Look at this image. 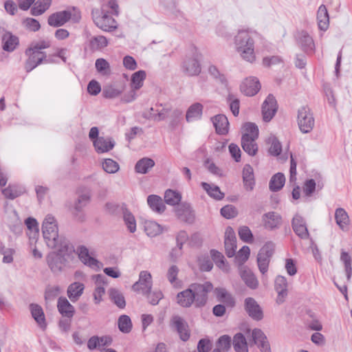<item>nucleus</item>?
<instances>
[{
  "label": "nucleus",
  "mask_w": 352,
  "mask_h": 352,
  "mask_svg": "<svg viewBox=\"0 0 352 352\" xmlns=\"http://www.w3.org/2000/svg\"><path fill=\"white\" fill-rule=\"evenodd\" d=\"M256 139H248L247 135L241 138V146L244 151L250 155L254 156L258 151Z\"/></svg>",
  "instance_id": "nucleus-37"
},
{
  "label": "nucleus",
  "mask_w": 352,
  "mask_h": 352,
  "mask_svg": "<svg viewBox=\"0 0 352 352\" xmlns=\"http://www.w3.org/2000/svg\"><path fill=\"white\" fill-rule=\"evenodd\" d=\"M274 287L278 293L276 302L278 304L283 303L287 296L288 283L286 278L283 276H276Z\"/></svg>",
  "instance_id": "nucleus-20"
},
{
  "label": "nucleus",
  "mask_w": 352,
  "mask_h": 352,
  "mask_svg": "<svg viewBox=\"0 0 352 352\" xmlns=\"http://www.w3.org/2000/svg\"><path fill=\"white\" fill-rule=\"evenodd\" d=\"M215 293L218 300L226 304L228 307H234L235 304L234 299L230 294H229L223 288H218L215 289Z\"/></svg>",
  "instance_id": "nucleus-39"
},
{
  "label": "nucleus",
  "mask_w": 352,
  "mask_h": 352,
  "mask_svg": "<svg viewBox=\"0 0 352 352\" xmlns=\"http://www.w3.org/2000/svg\"><path fill=\"white\" fill-rule=\"evenodd\" d=\"M154 165L155 162L152 159L144 157L138 161L135 166V170L138 173L146 174Z\"/></svg>",
  "instance_id": "nucleus-38"
},
{
  "label": "nucleus",
  "mask_w": 352,
  "mask_h": 352,
  "mask_svg": "<svg viewBox=\"0 0 352 352\" xmlns=\"http://www.w3.org/2000/svg\"><path fill=\"white\" fill-rule=\"evenodd\" d=\"M233 346L236 352H248L246 339L241 333H236L234 336Z\"/></svg>",
  "instance_id": "nucleus-40"
},
{
  "label": "nucleus",
  "mask_w": 352,
  "mask_h": 352,
  "mask_svg": "<svg viewBox=\"0 0 352 352\" xmlns=\"http://www.w3.org/2000/svg\"><path fill=\"white\" fill-rule=\"evenodd\" d=\"M182 199L181 194L175 190L168 189L164 194L165 202L170 206L178 205Z\"/></svg>",
  "instance_id": "nucleus-45"
},
{
  "label": "nucleus",
  "mask_w": 352,
  "mask_h": 352,
  "mask_svg": "<svg viewBox=\"0 0 352 352\" xmlns=\"http://www.w3.org/2000/svg\"><path fill=\"white\" fill-rule=\"evenodd\" d=\"M30 311L32 317L40 326L45 329L46 327L45 318L42 307L37 304H31L30 305Z\"/></svg>",
  "instance_id": "nucleus-30"
},
{
  "label": "nucleus",
  "mask_w": 352,
  "mask_h": 352,
  "mask_svg": "<svg viewBox=\"0 0 352 352\" xmlns=\"http://www.w3.org/2000/svg\"><path fill=\"white\" fill-rule=\"evenodd\" d=\"M25 54L28 56L25 64L27 72H31L46 58V54L44 52H38L30 47L26 50Z\"/></svg>",
  "instance_id": "nucleus-11"
},
{
  "label": "nucleus",
  "mask_w": 352,
  "mask_h": 352,
  "mask_svg": "<svg viewBox=\"0 0 352 352\" xmlns=\"http://www.w3.org/2000/svg\"><path fill=\"white\" fill-rule=\"evenodd\" d=\"M3 49L5 51L12 52L19 44V39L16 36L10 32H6L2 37Z\"/></svg>",
  "instance_id": "nucleus-35"
},
{
  "label": "nucleus",
  "mask_w": 352,
  "mask_h": 352,
  "mask_svg": "<svg viewBox=\"0 0 352 352\" xmlns=\"http://www.w3.org/2000/svg\"><path fill=\"white\" fill-rule=\"evenodd\" d=\"M146 78V72L143 70H140L131 76V88L135 90L140 89L143 86V82Z\"/></svg>",
  "instance_id": "nucleus-42"
},
{
  "label": "nucleus",
  "mask_w": 352,
  "mask_h": 352,
  "mask_svg": "<svg viewBox=\"0 0 352 352\" xmlns=\"http://www.w3.org/2000/svg\"><path fill=\"white\" fill-rule=\"evenodd\" d=\"M245 310L252 319L259 321L263 318L261 307L253 298H247L244 301Z\"/></svg>",
  "instance_id": "nucleus-12"
},
{
  "label": "nucleus",
  "mask_w": 352,
  "mask_h": 352,
  "mask_svg": "<svg viewBox=\"0 0 352 352\" xmlns=\"http://www.w3.org/2000/svg\"><path fill=\"white\" fill-rule=\"evenodd\" d=\"M25 225L28 230L27 234L29 236L30 243L31 245L36 243L38 236V228L36 220L34 218L29 217L25 220Z\"/></svg>",
  "instance_id": "nucleus-27"
},
{
  "label": "nucleus",
  "mask_w": 352,
  "mask_h": 352,
  "mask_svg": "<svg viewBox=\"0 0 352 352\" xmlns=\"http://www.w3.org/2000/svg\"><path fill=\"white\" fill-rule=\"evenodd\" d=\"M298 43L306 52H313L314 50V43L312 38L305 31H301L296 36Z\"/></svg>",
  "instance_id": "nucleus-23"
},
{
  "label": "nucleus",
  "mask_w": 352,
  "mask_h": 352,
  "mask_svg": "<svg viewBox=\"0 0 352 352\" xmlns=\"http://www.w3.org/2000/svg\"><path fill=\"white\" fill-rule=\"evenodd\" d=\"M23 192V188L14 185H9L2 190L3 195L10 199H15Z\"/></svg>",
  "instance_id": "nucleus-53"
},
{
  "label": "nucleus",
  "mask_w": 352,
  "mask_h": 352,
  "mask_svg": "<svg viewBox=\"0 0 352 352\" xmlns=\"http://www.w3.org/2000/svg\"><path fill=\"white\" fill-rule=\"evenodd\" d=\"M212 289L213 285L210 282L192 283L177 294L176 302L183 308H189L192 305L197 308L202 307L206 305L208 294Z\"/></svg>",
  "instance_id": "nucleus-1"
},
{
  "label": "nucleus",
  "mask_w": 352,
  "mask_h": 352,
  "mask_svg": "<svg viewBox=\"0 0 352 352\" xmlns=\"http://www.w3.org/2000/svg\"><path fill=\"white\" fill-rule=\"evenodd\" d=\"M59 312L65 317L71 318L74 314V307L72 306L66 298H59L57 305Z\"/></svg>",
  "instance_id": "nucleus-29"
},
{
  "label": "nucleus",
  "mask_w": 352,
  "mask_h": 352,
  "mask_svg": "<svg viewBox=\"0 0 352 352\" xmlns=\"http://www.w3.org/2000/svg\"><path fill=\"white\" fill-rule=\"evenodd\" d=\"M94 146L98 153H102L111 150L114 146V143L109 139L100 137L94 140Z\"/></svg>",
  "instance_id": "nucleus-33"
},
{
  "label": "nucleus",
  "mask_w": 352,
  "mask_h": 352,
  "mask_svg": "<svg viewBox=\"0 0 352 352\" xmlns=\"http://www.w3.org/2000/svg\"><path fill=\"white\" fill-rule=\"evenodd\" d=\"M234 43L236 51L243 60L250 63L255 60L254 42L248 31H239Z\"/></svg>",
  "instance_id": "nucleus-3"
},
{
  "label": "nucleus",
  "mask_w": 352,
  "mask_h": 352,
  "mask_svg": "<svg viewBox=\"0 0 352 352\" xmlns=\"http://www.w3.org/2000/svg\"><path fill=\"white\" fill-rule=\"evenodd\" d=\"M118 328L124 333H129L132 329V323L130 318L126 315H122L118 322Z\"/></svg>",
  "instance_id": "nucleus-57"
},
{
  "label": "nucleus",
  "mask_w": 352,
  "mask_h": 352,
  "mask_svg": "<svg viewBox=\"0 0 352 352\" xmlns=\"http://www.w3.org/2000/svg\"><path fill=\"white\" fill-rule=\"evenodd\" d=\"M97 286L95 289L94 293V300L96 303H99L102 300V296L104 294V288L103 286L100 285L101 283L104 282V276L100 274H98L96 277Z\"/></svg>",
  "instance_id": "nucleus-56"
},
{
  "label": "nucleus",
  "mask_w": 352,
  "mask_h": 352,
  "mask_svg": "<svg viewBox=\"0 0 352 352\" xmlns=\"http://www.w3.org/2000/svg\"><path fill=\"white\" fill-rule=\"evenodd\" d=\"M76 252L79 259L85 265L94 269L100 268V262L95 258L94 253L93 252H89L87 247L80 245L77 247L76 250L72 249V252Z\"/></svg>",
  "instance_id": "nucleus-9"
},
{
  "label": "nucleus",
  "mask_w": 352,
  "mask_h": 352,
  "mask_svg": "<svg viewBox=\"0 0 352 352\" xmlns=\"http://www.w3.org/2000/svg\"><path fill=\"white\" fill-rule=\"evenodd\" d=\"M147 202L150 208L155 212L162 213L165 210L166 206L162 198L157 195H149Z\"/></svg>",
  "instance_id": "nucleus-36"
},
{
  "label": "nucleus",
  "mask_w": 352,
  "mask_h": 352,
  "mask_svg": "<svg viewBox=\"0 0 352 352\" xmlns=\"http://www.w3.org/2000/svg\"><path fill=\"white\" fill-rule=\"evenodd\" d=\"M108 44L107 39L104 36L92 37L89 41V45L92 50H100Z\"/></svg>",
  "instance_id": "nucleus-55"
},
{
  "label": "nucleus",
  "mask_w": 352,
  "mask_h": 352,
  "mask_svg": "<svg viewBox=\"0 0 352 352\" xmlns=\"http://www.w3.org/2000/svg\"><path fill=\"white\" fill-rule=\"evenodd\" d=\"M102 168L105 172L113 174L119 170L120 166L116 161L111 159H105L102 162Z\"/></svg>",
  "instance_id": "nucleus-59"
},
{
  "label": "nucleus",
  "mask_w": 352,
  "mask_h": 352,
  "mask_svg": "<svg viewBox=\"0 0 352 352\" xmlns=\"http://www.w3.org/2000/svg\"><path fill=\"white\" fill-rule=\"evenodd\" d=\"M277 111V103L275 98L270 94L262 106V114L263 120L269 122L274 116Z\"/></svg>",
  "instance_id": "nucleus-13"
},
{
  "label": "nucleus",
  "mask_w": 352,
  "mask_h": 352,
  "mask_svg": "<svg viewBox=\"0 0 352 352\" xmlns=\"http://www.w3.org/2000/svg\"><path fill=\"white\" fill-rule=\"evenodd\" d=\"M109 296L113 302L120 308H124L126 302L122 294L116 289L111 288L109 289Z\"/></svg>",
  "instance_id": "nucleus-54"
},
{
  "label": "nucleus",
  "mask_w": 352,
  "mask_h": 352,
  "mask_svg": "<svg viewBox=\"0 0 352 352\" xmlns=\"http://www.w3.org/2000/svg\"><path fill=\"white\" fill-rule=\"evenodd\" d=\"M182 71L188 76H197L201 72L199 54L195 52L187 56L182 64Z\"/></svg>",
  "instance_id": "nucleus-8"
},
{
  "label": "nucleus",
  "mask_w": 352,
  "mask_h": 352,
  "mask_svg": "<svg viewBox=\"0 0 352 352\" xmlns=\"http://www.w3.org/2000/svg\"><path fill=\"white\" fill-rule=\"evenodd\" d=\"M239 274L245 285L251 289H256L258 285V281L253 272L246 266H241Z\"/></svg>",
  "instance_id": "nucleus-22"
},
{
  "label": "nucleus",
  "mask_w": 352,
  "mask_h": 352,
  "mask_svg": "<svg viewBox=\"0 0 352 352\" xmlns=\"http://www.w3.org/2000/svg\"><path fill=\"white\" fill-rule=\"evenodd\" d=\"M274 248L275 245L272 242H267L258 252L257 264L262 274H265L268 270L269 263L274 253Z\"/></svg>",
  "instance_id": "nucleus-6"
},
{
  "label": "nucleus",
  "mask_w": 352,
  "mask_h": 352,
  "mask_svg": "<svg viewBox=\"0 0 352 352\" xmlns=\"http://www.w3.org/2000/svg\"><path fill=\"white\" fill-rule=\"evenodd\" d=\"M261 89L259 80L256 77L245 78L241 85V91L246 96H254Z\"/></svg>",
  "instance_id": "nucleus-14"
},
{
  "label": "nucleus",
  "mask_w": 352,
  "mask_h": 352,
  "mask_svg": "<svg viewBox=\"0 0 352 352\" xmlns=\"http://www.w3.org/2000/svg\"><path fill=\"white\" fill-rule=\"evenodd\" d=\"M72 17V12L63 10L55 12L48 17L47 23L50 26L59 27L66 23Z\"/></svg>",
  "instance_id": "nucleus-17"
},
{
  "label": "nucleus",
  "mask_w": 352,
  "mask_h": 352,
  "mask_svg": "<svg viewBox=\"0 0 352 352\" xmlns=\"http://www.w3.org/2000/svg\"><path fill=\"white\" fill-rule=\"evenodd\" d=\"M173 327L177 330L180 338L183 341H186L190 338V331L186 321L179 316H174L171 319Z\"/></svg>",
  "instance_id": "nucleus-15"
},
{
  "label": "nucleus",
  "mask_w": 352,
  "mask_h": 352,
  "mask_svg": "<svg viewBox=\"0 0 352 352\" xmlns=\"http://www.w3.org/2000/svg\"><path fill=\"white\" fill-rule=\"evenodd\" d=\"M201 186L211 198L216 200H221L223 199L225 194L221 191L217 186L206 182H201Z\"/></svg>",
  "instance_id": "nucleus-32"
},
{
  "label": "nucleus",
  "mask_w": 352,
  "mask_h": 352,
  "mask_svg": "<svg viewBox=\"0 0 352 352\" xmlns=\"http://www.w3.org/2000/svg\"><path fill=\"white\" fill-rule=\"evenodd\" d=\"M123 220L129 231L133 233L136 230V221L133 214L127 209L123 210Z\"/></svg>",
  "instance_id": "nucleus-50"
},
{
  "label": "nucleus",
  "mask_w": 352,
  "mask_h": 352,
  "mask_svg": "<svg viewBox=\"0 0 352 352\" xmlns=\"http://www.w3.org/2000/svg\"><path fill=\"white\" fill-rule=\"evenodd\" d=\"M95 67L97 72L102 76H107L111 74L110 65L104 58H98L96 60Z\"/></svg>",
  "instance_id": "nucleus-49"
},
{
  "label": "nucleus",
  "mask_w": 352,
  "mask_h": 352,
  "mask_svg": "<svg viewBox=\"0 0 352 352\" xmlns=\"http://www.w3.org/2000/svg\"><path fill=\"white\" fill-rule=\"evenodd\" d=\"M179 268L175 265L169 267L166 272V278L173 287H181V281L177 279Z\"/></svg>",
  "instance_id": "nucleus-41"
},
{
  "label": "nucleus",
  "mask_w": 352,
  "mask_h": 352,
  "mask_svg": "<svg viewBox=\"0 0 352 352\" xmlns=\"http://www.w3.org/2000/svg\"><path fill=\"white\" fill-rule=\"evenodd\" d=\"M231 338L229 336H221L217 342V349L222 352L228 351L231 347Z\"/></svg>",
  "instance_id": "nucleus-58"
},
{
  "label": "nucleus",
  "mask_w": 352,
  "mask_h": 352,
  "mask_svg": "<svg viewBox=\"0 0 352 352\" xmlns=\"http://www.w3.org/2000/svg\"><path fill=\"white\" fill-rule=\"evenodd\" d=\"M85 286L79 282H74L67 288V296L72 302L77 301L82 294Z\"/></svg>",
  "instance_id": "nucleus-31"
},
{
  "label": "nucleus",
  "mask_w": 352,
  "mask_h": 352,
  "mask_svg": "<svg viewBox=\"0 0 352 352\" xmlns=\"http://www.w3.org/2000/svg\"><path fill=\"white\" fill-rule=\"evenodd\" d=\"M221 214L226 219H232L237 215V210L234 206L227 205L221 209Z\"/></svg>",
  "instance_id": "nucleus-64"
},
{
  "label": "nucleus",
  "mask_w": 352,
  "mask_h": 352,
  "mask_svg": "<svg viewBox=\"0 0 352 352\" xmlns=\"http://www.w3.org/2000/svg\"><path fill=\"white\" fill-rule=\"evenodd\" d=\"M144 230L148 236H155L162 232L160 224L153 221H144Z\"/></svg>",
  "instance_id": "nucleus-48"
},
{
  "label": "nucleus",
  "mask_w": 352,
  "mask_h": 352,
  "mask_svg": "<svg viewBox=\"0 0 352 352\" xmlns=\"http://www.w3.org/2000/svg\"><path fill=\"white\" fill-rule=\"evenodd\" d=\"M52 248L56 252L47 255V265L54 273H59L66 267L70 254L72 253V247L69 245L68 241H63L58 244V247Z\"/></svg>",
  "instance_id": "nucleus-2"
},
{
  "label": "nucleus",
  "mask_w": 352,
  "mask_h": 352,
  "mask_svg": "<svg viewBox=\"0 0 352 352\" xmlns=\"http://www.w3.org/2000/svg\"><path fill=\"white\" fill-rule=\"evenodd\" d=\"M243 180L246 190L251 191L255 185L254 175L252 167L245 164L243 169Z\"/></svg>",
  "instance_id": "nucleus-25"
},
{
  "label": "nucleus",
  "mask_w": 352,
  "mask_h": 352,
  "mask_svg": "<svg viewBox=\"0 0 352 352\" xmlns=\"http://www.w3.org/2000/svg\"><path fill=\"white\" fill-rule=\"evenodd\" d=\"M52 0H38L31 9L32 15L38 16L44 13L50 6Z\"/></svg>",
  "instance_id": "nucleus-44"
},
{
  "label": "nucleus",
  "mask_w": 352,
  "mask_h": 352,
  "mask_svg": "<svg viewBox=\"0 0 352 352\" xmlns=\"http://www.w3.org/2000/svg\"><path fill=\"white\" fill-rule=\"evenodd\" d=\"M315 121L310 109L302 107L298 110V124L301 132L308 133L314 126Z\"/></svg>",
  "instance_id": "nucleus-7"
},
{
  "label": "nucleus",
  "mask_w": 352,
  "mask_h": 352,
  "mask_svg": "<svg viewBox=\"0 0 352 352\" xmlns=\"http://www.w3.org/2000/svg\"><path fill=\"white\" fill-rule=\"evenodd\" d=\"M252 338L255 344L260 349L261 352H271L270 344L267 337L262 330L254 329L252 331Z\"/></svg>",
  "instance_id": "nucleus-18"
},
{
  "label": "nucleus",
  "mask_w": 352,
  "mask_h": 352,
  "mask_svg": "<svg viewBox=\"0 0 352 352\" xmlns=\"http://www.w3.org/2000/svg\"><path fill=\"white\" fill-rule=\"evenodd\" d=\"M92 17L94 23L103 31H113L117 28L116 20L104 9L94 10Z\"/></svg>",
  "instance_id": "nucleus-5"
},
{
  "label": "nucleus",
  "mask_w": 352,
  "mask_h": 352,
  "mask_svg": "<svg viewBox=\"0 0 352 352\" xmlns=\"http://www.w3.org/2000/svg\"><path fill=\"white\" fill-rule=\"evenodd\" d=\"M264 227L268 230L279 228L282 223V217L275 212H269L263 216Z\"/></svg>",
  "instance_id": "nucleus-21"
},
{
  "label": "nucleus",
  "mask_w": 352,
  "mask_h": 352,
  "mask_svg": "<svg viewBox=\"0 0 352 352\" xmlns=\"http://www.w3.org/2000/svg\"><path fill=\"white\" fill-rule=\"evenodd\" d=\"M212 121L216 131L220 135H226L228 132L229 122L224 115H217L212 118Z\"/></svg>",
  "instance_id": "nucleus-24"
},
{
  "label": "nucleus",
  "mask_w": 352,
  "mask_h": 352,
  "mask_svg": "<svg viewBox=\"0 0 352 352\" xmlns=\"http://www.w3.org/2000/svg\"><path fill=\"white\" fill-rule=\"evenodd\" d=\"M152 276L147 271H142L140 273L139 280L135 283L132 289L135 292H140L142 294H147L152 289Z\"/></svg>",
  "instance_id": "nucleus-10"
},
{
  "label": "nucleus",
  "mask_w": 352,
  "mask_h": 352,
  "mask_svg": "<svg viewBox=\"0 0 352 352\" xmlns=\"http://www.w3.org/2000/svg\"><path fill=\"white\" fill-rule=\"evenodd\" d=\"M236 239L233 229L228 227L225 232V248L228 257H232L236 252Z\"/></svg>",
  "instance_id": "nucleus-16"
},
{
  "label": "nucleus",
  "mask_w": 352,
  "mask_h": 352,
  "mask_svg": "<svg viewBox=\"0 0 352 352\" xmlns=\"http://www.w3.org/2000/svg\"><path fill=\"white\" fill-rule=\"evenodd\" d=\"M285 178L283 173H278L275 174L270 182V189L272 191H278L280 190L285 184Z\"/></svg>",
  "instance_id": "nucleus-43"
},
{
  "label": "nucleus",
  "mask_w": 352,
  "mask_h": 352,
  "mask_svg": "<svg viewBox=\"0 0 352 352\" xmlns=\"http://www.w3.org/2000/svg\"><path fill=\"white\" fill-rule=\"evenodd\" d=\"M250 254V248L247 245H244L238 252L236 259L239 262L241 266H243V263L248 259Z\"/></svg>",
  "instance_id": "nucleus-62"
},
{
  "label": "nucleus",
  "mask_w": 352,
  "mask_h": 352,
  "mask_svg": "<svg viewBox=\"0 0 352 352\" xmlns=\"http://www.w3.org/2000/svg\"><path fill=\"white\" fill-rule=\"evenodd\" d=\"M211 256L214 262L219 268L228 271V267L225 263V258L221 253L216 250H212Z\"/></svg>",
  "instance_id": "nucleus-60"
},
{
  "label": "nucleus",
  "mask_w": 352,
  "mask_h": 352,
  "mask_svg": "<svg viewBox=\"0 0 352 352\" xmlns=\"http://www.w3.org/2000/svg\"><path fill=\"white\" fill-rule=\"evenodd\" d=\"M317 19L318 27L321 30H326L329 27V17L325 6L321 5L318 10Z\"/></svg>",
  "instance_id": "nucleus-34"
},
{
  "label": "nucleus",
  "mask_w": 352,
  "mask_h": 352,
  "mask_svg": "<svg viewBox=\"0 0 352 352\" xmlns=\"http://www.w3.org/2000/svg\"><path fill=\"white\" fill-rule=\"evenodd\" d=\"M242 137L247 135L248 139H257L258 137V129L257 126L252 122L245 123L243 126Z\"/></svg>",
  "instance_id": "nucleus-51"
},
{
  "label": "nucleus",
  "mask_w": 352,
  "mask_h": 352,
  "mask_svg": "<svg viewBox=\"0 0 352 352\" xmlns=\"http://www.w3.org/2000/svg\"><path fill=\"white\" fill-rule=\"evenodd\" d=\"M177 217L183 221L190 222L193 219L192 211L190 206L186 203H182L175 209Z\"/></svg>",
  "instance_id": "nucleus-26"
},
{
  "label": "nucleus",
  "mask_w": 352,
  "mask_h": 352,
  "mask_svg": "<svg viewBox=\"0 0 352 352\" xmlns=\"http://www.w3.org/2000/svg\"><path fill=\"white\" fill-rule=\"evenodd\" d=\"M266 142L270 145L269 152L271 155L278 156L280 153L282 151L281 144L274 135H270L267 139Z\"/></svg>",
  "instance_id": "nucleus-46"
},
{
  "label": "nucleus",
  "mask_w": 352,
  "mask_h": 352,
  "mask_svg": "<svg viewBox=\"0 0 352 352\" xmlns=\"http://www.w3.org/2000/svg\"><path fill=\"white\" fill-rule=\"evenodd\" d=\"M42 232L46 244L49 248L58 247V244L67 240L58 234L56 219L52 214H47L42 224Z\"/></svg>",
  "instance_id": "nucleus-4"
},
{
  "label": "nucleus",
  "mask_w": 352,
  "mask_h": 352,
  "mask_svg": "<svg viewBox=\"0 0 352 352\" xmlns=\"http://www.w3.org/2000/svg\"><path fill=\"white\" fill-rule=\"evenodd\" d=\"M122 92V90L110 85L103 89L102 95L106 98L113 99L118 97Z\"/></svg>",
  "instance_id": "nucleus-61"
},
{
  "label": "nucleus",
  "mask_w": 352,
  "mask_h": 352,
  "mask_svg": "<svg viewBox=\"0 0 352 352\" xmlns=\"http://www.w3.org/2000/svg\"><path fill=\"white\" fill-rule=\"evenodd\" d=\"M23 26L30 31L36 32L41 28L39 22L32 18H26L23 21Z\"/></svg>",
  "instance_id": "nucleus-63"
},
{
  "label": "nucleus",
  "mask_w": 352,
  "mask_h": 352,
  "mask_svg": "<svg viewBox=\"0 0 352 352\" xmlns=\"http://www.w3.org/2000/svg\"><path fill=\"white\" fill-rule=\"evenodd\" d=\"M170 110L166 108H162L161 110H155L151 107L149 110L147 118L154 121L160 122L164 120L168 115Z\"/></svg>",
  "instance_id": "nucleus-47"
},
{
  "label": "nucleus",
  "mask_w": 352,
  "mask_h": 352,
  "mask_svg": "<svg viewBox=\"0 0 352 352\" xmlns=\"http://www.w3.org/2000/svg\"><path fill=\"white\" fill-rule=\"evenodd\" d=\"M292 225L294 232L299 237L303 239L309 237L307 225L302 217L296 214L292 219Z\"/></svg>",
  "instance_id": "nucleus-19"
},
{
  "label": "nucleus",
  "mask_w": 352,
  "mask_h": 352,
  "mask_svg": "<svg viewBox=\"0 0 352 352\" xmlns=\"http://www.w3.org/2000/svg\"><path fill=\"white\" fill-rule=\"evenodd\" d=\"M203 106L200 103H195L192 104L186 113L187 121H191L194 119L200 118L202 113Z\"/></svg>",
  "instance_id": "nucleus-52"
},
{
  "label": "nucleus",
  "mask_w": 352,
  "mask_h": 352,
  "mask_svg": "<svg viewBox=\"0 0 352 352\" xmlns=\"http://www.w3.org/2000/svg\"><path fill=\"white\" fill-rule=\"evenodd\" d=\"M335 219L341 230L343 231L349 230V217L344 208H339L336 210Z\"/></svg>",
  "instance_id": "nucleus-28"
}]
</instances>
